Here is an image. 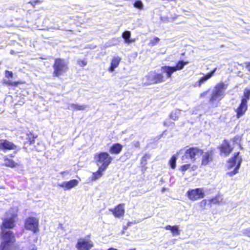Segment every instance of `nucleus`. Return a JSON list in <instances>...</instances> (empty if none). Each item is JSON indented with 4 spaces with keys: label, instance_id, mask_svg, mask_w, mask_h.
<instances>
[{
    "label": "nucleus",
    "instance_id": "f704fd0d",
    "mask_svg": "<svg viewBox=\"0 0 250 250\" xmlns=\"http://www.w3.org/2000/svg\"><path fill=\"white\" fill-rule=\"evenodd\" d=\"M26 136H27L26 139L28 140V141L29 142V144L30 145L33 144L35 141V137L34 136V135L31 133H30V134H27Z\"/></svg>",
    "mask_w": 250,
    "mask_h": 250
},
{
    "label": "nucleus",
    "instance_id": "e433bc0d",
    "mask_svg": "<svg viewBox=\"0 0 250 250\" xmlns=\"http://www.w3.org/2000/svg\"><path fill=\"white\" fill-rule=\"evenodd\" d=\"M242 233L244 235L250 237V228L243 229Z\"/></svg>",
    "mask_w": 250,
    "mask_h": 250
},
{
    "label": "nucleus",
    "instance_id": "bb28decb",
    "mask_svg": "<svg viewBox=\"0 0 250 250\" xmlns=\"http://www.w3.org/2000/svg\"><path fill=\"white\" fill-rule=\"evenodd\" d=\"M223 197L221 195H218L216 196L215 197L212 198L209 200V201L210 203H212L214 204H219L222 202L223 201Z\"/></svg>",
    "mask_w": 250,
    "mask_h": 250
},
{
    "label": "nucleus",
    "instance_id": "aec40b11",
    "mask_svg": "<svg viewBox=\"0 0 250 250\" xmlns=\"http://www.w3.org/2000/svg\"><path fill=\"white\" fill-rule=\"evenodd\" d=\"M122 148L123 146L120 144H114L110 147L109 152L112 154H118L121 152Z\"/></svg>",
    "mask_w": 250,
    "mask_h": 250
},
{
    "label": "nucleus",
    "instance_id": "ea45409f",
    "mask_svg": "<svg viewBox=\"0 0 250 250\" xmlns=\"http://www.w3.org/2000/svg\"><path fill=\"white\" fill-rule=\"evenodd\" d=\"M150 158V156L148 154H146L143 157H142L141 159V164L143 165H145L146 163L144 164V160L145 159V161H146L147 159H149Z\"/></svg>",
    "mask_w": 250,
    "mask_h": 250
},
{
    "label": "nucleus",
    "instance_id": "a211bd4d",
    "mask_svg": "<svg viewBox=\"0 0 250 250\" xmlns=\"http://www.w3.org/2000/svg\"><path fill=\"white\" fill-rule=\"evenodd\" d=\"M121 61V58L120 57H114L111 61L110 66L108 70L111 72H113L115 69L118 66Z\"/></svg>",
    "mask_w": 250,
    "mask_h": 250
},
{
    "label": "nucleus",
    "instance_id": "a878e982",
    "mask_svg": "<svg viewBox=\"0 0 250 250\" xmlns=\"http://www.w3.org/2000/svg\"><path fill=\"white\" fill-rule=\"evenodd\" d=\"M188 63V62H184V61H179L175 66H173L175 72L178 70L182 69L184 66Z\"/></svg>",
    "mask_w": 250,
    "mask_h": 250
},
{
    "label": "nucleus",
    "instance_id": "473e14b6",
    "mask_svg": "<svg viewBox=\"0 0 250 250\" xmlns=\"http://www.w3.org/2000/svg\"><path fill=\"white\" fill-rule=\"evenodd\" d=\"M133 5L135 8L139 9H142L144 6L143 2L139 0H135Z\"/></svg>",
    "mask_w": 250,
    "mask_h": 250
},
{
    "label": "nucleus",
    "instance_id": "423d86ee",
    "mask_svg": "<svg viewBox=\"0 0 250 250\" xmlns=\"http://www.w3.org/2000/svg\"><path fill=\"white\" fill-rule=\"evenodd\" d=\"M53 67V76L59 77L67 70V62L64 59H56Z\"/></svg>",
    "mask_w": 250,
    "mask_h": 250
},
{
    "label": "nucleus",
    "instance_id": "37998d69",
    "mask_svg": "<svg viewBox=\"0 0 250 250\" xmlns=\"http://www.w3.org/2000/svg\"><path fill=\"white\" fill-rule=\"evenodd\" d=\"M206 203H207V201L206 200H202L201 203H200V205H201V207H205L206 205Z\"/></svg>",
    "mask_w": 250,
    "mask_h": 250
},
{
    "label": "nucleus",
    "instance_id": "1a4fd4ad",
    "mask_svg": "<svg viewBox=\"0 0 250 250\" xmlns=\"http://www.w3.org/2000/svg\"><path fill=\"white\" fill-rule=\"evenodd\" d=\"M187 195L190 200L193 201L202 199L205 196L203 189L200 188L190 189L188 191Z\"/></svg>",
    "mask_w": 250,
    "mask_h": 250
},
{
    "label": "nucleus",
    "instance_id": "f257e3e1",
    "mask_svg": "<svg viewBox=\"0 0 250 250\" xmlns=\"http://www.w3.org/2000/svg\"><path fill=\"white\" fill-rule=\"evenodd\" d=\"M226 89L227 85L223 83H218L215 85L209 98V102L213 106H217L219 102L225 96Z\"/></svg>",
    "mask_w": 250,
    "mask_h": 250
},
{
    "label": "nucleus",
    "instance_id": "49530a36",
    "mask_svg": "<svg viewBox=\"0 0 250 250\" xmlns=\"http://www.w3.org/2000/svg\"><path fill=\"white\" fill-rule=\"evenodd\" d=\"M144 163H146V161H145V160H144Z\"/></svg>",
    "mask_w": 250,
    "mask_h": 250
},
{
    "label": "nucleus",
    "instance_id": "c03bdc74",
    "mask_svg": "<svg viewBox=\"0 0 250 250\" xmlns=\"http://www.w3.org/2000/svg\"><path fill=\"white\" fill-rule=\"evenodd\" d=\"M134 146L136 147H139L140 146V143L139 142H136L134 143Z\"/></svg>",
    "mask_w": 250,
    "mask_h": 250
},
{
    "label": "nucleus",
    "instance_id": "c9c22d12",
    "mask_svg": "<svg viewBox=\"0 0 250 250\" xmlns=\"http://www.w3.org/2000/svg\"><path fill=\"white\" fill-rule=\"evenodd\" d=\"M160 39L158 37H155L154 39L151 40L149 43V45L153 46L156 45L159 42Z\"/></svg>",
    "mask_w": 250,
    "mask_h": 250
},
{
    "label": "nucleus",
    "instance_id": "2f4dec72",
    "mask_svg": "<svg viewBox=\"0 0 250 250\" xmlns=\"http://www.w3.org/2000/svg\"><path fill=\"white\" fill-rule=\"evenodd\" d=\"M2 83L8 86H16L18 84V83L16 82H12L10 80L4 79L2 81Z\"/></svg>",
    "mask_w": 250,
    "mask_h": 250
},
{
    "label": "nucleus",
    "instance_id": "7ed1b4c3",
    "mask_svg": "<svg viewBox=\"0 0 250 250\" xmlns=\"http://www.w3.org/2000/svg\"><path fill=\"white\" fill-rule=\"evenodd\" d=\"M94 159L99 167L101 169H106L111 163L112 158L107 152H100L95 155Z\"/></svg>",
    "mask_w": 250,
    "mask_h": 250
},
{
    "label": "nucleus",
    "instance_id": "58836bf2",
    "mask_svg": "<svg viewBox=\"0 0 250 250\" xmlns=\"http://www.w3.org/2000/svg\"><path fill=\"white\" fill-rule=\"evenodd\" d=\"M78 63L81 66H84L86 65L87 62L84 60H80L78 61Z\"/></svg>",
    "mask_w": 250,
    "mask_h": 250
},
{
    "label": "nucleus",
    "instance_id": "c756f323",
    "mask_svg": "<svg viewBox=\"0 0 250 250\" xmlns=\"http://www.w3.org/2000/svg\"><path fill=\"white\" fill-rule=\"evenodd\" d=\"M4 165L6 167H14L16 166V163L12 160L8 158H4Z\"/></svg>",
    "mask_w": 250,
    "mask_h": 250
},
{
    "label": "nucleus",
    "instance_id": "f8f14e48",
    "mask_svg": "<svg viewBox=\"0 0 250 250\" xmlns=\"http://www.w3.org/2000/svg\"><path fill=\"white\" fill-rule=\"evenodd\" d=\"M15 217L16 216L12 214L9 217L5 218L1 225V229L13 228L15 226Z\"/></svg>",
    "mask_w": 250,
    "mask_h": 250
},
{
    "label": "nucleus",
    "instance_id": "9b49d317",
    "mask_svg": "<svg viewBox=\"0 0 250 250\" xmlns=\"http://www.w3.org/2000/svg\"><path fill=\"white\" fill-rule=\"evenodd\" d=\"M75 247L78 250H90L93 244L89 239L81 238L78 240Z\"/></svg>",
    "mask_w": 250,
    "mask_h": 250
},
{
    "label": "nucleus",
    "instance_id": "f3484780",
    "mask_svg": "<svg viewBox=\"0 0 250 250\" xmlns=\"http://www.w3.org/2000/svg\"><path fill=\"white\" fill-rule=\"evenodd\" d=\"M115 217L119 218L124 215L125 209L123 204H119L113 209H110Z\"/></svg>",
    "mask_w": 250,
    "mask_h": 250
},
{
    "label": "nucleus",
    "instance_id": "0eeeda50",
    "mask_svg": "<svg viewBox=\"0 0 250 250\" xmlns=\"http://www.w3.org/2000/svg\"><path fill=\"white\" fill-rule=\"evenodd\" d=\"M202 154V150L197 147L190 148L186 150L182 159L185 163L188 162V161H187L188 159H189L192 162H194L196 159V156H199Z\"/></svg>",
    "mask_w": 250,
    "mask_h": 250
},
{
    "label": "nucleus",
    "instance_id": "b1692460",
    "mask_svg": "<svg viewBox=\"0 0 250 250\" xmlns=\"http://www.w3.org/2000/svg\"><path fill=\"white\" fill-rule=\"evenodd\" d=\"M86 106L85 105H79L78 104H70L68 106V109H73L75 110H83L85 109Z\"/></svg>",
    "mask_w": 250,
    "mask_h": 250
},
{
    "label": "nucleus",
    "instance_id": "4c0bfd02",
    "mask_svg": "<svg viewBox=\"0 0 250 250\" xmlns=\"http://www.w3.org/2000/svg\"><path fill=\"white\" fill-rule=\"evenodd\" d=\"M5 76L6 78H12L13 76V74L12 72L9 71L8 70H5Z\"/></svg>",
    "mask_w": 250,
    "mask_h": 250
},
{
    "label": "nucleus",
    "instance_id": "f03ea898",
    "mask_svg": "<svg viewBox=\"0 0 250 250\" xmlns=\"http://www.w3.org/2000/svg\"><path fill=\"white\" fill-rule=\"evenodd\" d=\"M0 236L2 239L0 244V250H13L16 245L12 246L15 241L14 233L10 230L1 229Z\"/></svg>",
    "mask_w": 250,
    "mask_h": 250
},
{
    "label": "nucleus",
    "instance_id": "39448f33",
    "mask_svg": "<svg viewBox=\"0 0 250 250\" xmlns=\"http://www.w3.org/2000/svg\"><path fill=\"white\" fill-rule=\"evenodd\" d=\"M165 77L162 74L157 73L155 71H150L143 78L145 85L161 83L165 82Z\"/></svg>",
    "mask_w": 250,
    "mask_h": 250
},
{
    "label": "nucleus",
    "instance_id": "cd10ccee",
    "mask_svg": "<svg viewBox=\"0 0 250 250\" xmlns=\"http://www.w3.org/2000/svg\"><path fill=\"white\" fill-rule=\"evenodd\" d=\"M131 37V33L129 31H125L122 34V37L125 40L126 43H130L132 41L130 39Z\"/></svg>",
    "mask_w": 250,
    "mask_h": 250
},
{
    "label": "nucleus",
    "instance_id": "72a5a7b5",
    "mask_svg": "<svg viewBox=\"0 0 250 250\" xmlns=\"http://www.w3.org/2000/svg\"><path fill=\"white\" fill-rule=\"evenodd\" d=\"M176 156L175 155H173L170 159L169 161V164L170 167L172 169H174L176 167Z\"/></svg>",
    "mask_w": 250,
    "mask_h": 250
},
{
    "label": "nucleus",
    "instance_id": "2eb2a0df",
    "mask_svg": "<svg viewBox=\"0 0 250 250\" xmlns=\"http://www.w3.org/2000/svg\"><path fill=\"white\" fill-rule=\"evenodd\" d=\"M79 184V181L76 179L71 180L69 181L63 182L61 183H59L58 186L63 189L66 190L70 189L76 186Z\"/></svg>",
    "mask_w": 250,
    "mask_h": 250
},
{
    "label": "nucleus",
    "instance_id": "a19ab883",
    "mask_svg": "<svg viewBox=\"0 0 250 250\" xmlns=\"http://www.w3.org/2000/svg\"><path fill=\"white\" fill-rule=\"evenodd\" d=\"M190 164H186L181 167V170L182 171H185L190 167Z\"/></svg>",
    "mask_w": 250,
    "mask_h": 250
},
{
    "label": "nucleus",
    "instance_id": "393cba45",
    "mask_svg": "<svg viewBox=\"0 0 250 250\" xmlns=\"http://www.w3.org/2000/svg\"><path fill=\"white\" fill-rule=\"evenodd\" d=\"M105 170V169H101L100 167H99L97 171L93 173L91 177V180L95 181L100 178L103 175L102 172Z\"/></svg>",
    "mask_w": 250,
    "mask_h": 250
},
{
    "label": "nucleus",
    "instance_id": "7c9ffc66",
    "mask_svg": "<svg viewBox=\"0 0 250 250\" xmlns=\"http://www.w3.org/2000/svg\"><path fill=\"white\" fill-rule=\"evenodd\" d=\"M180 114V110L176 109L173 111L170 115V118L173 120H176Z\"/></svg>",
    "mask_w": 250,
    "mask_h": 250
},
{
    "label": "nucleus",
    "instance_id": "9d476101",
    "mask_svg": "<svg viewBox=\"0 0 250 250\" xmlns=\"http://www.w3.org/2000/svg\"><path fill=\"white\" fill-rule=\"evenodd\" d=\"M238 140V137H235L233 140H230L228 142L227 140H224L221 146V152L223 153L225 156L229 155L232 151L233 147L231 146V144L233 145L235 142Z\"/></svg>",
    "mask_w": 250,
    "mask_h": 250
},
{
    "label": "nucleus",
    "instance_id": "ddd939ff",
    "mask_svg": "<svg viewBox=\"0 0 250 250\" xmlns=\"http://www.w3.org/2000/svg\"><path fill=\"white\" fill-rule=\"evenodd\" d=\"M17 146L12 142L7 140H0V150H17Z\"/></svg>",
    "mask_w": 250,
    "mask_h": 250
},
{
    "label": "nucleus",
    "instance_id": "dca6fc26",
    "mask_svg": "<svg viewBox=\"0 0 250 250\" xmlns=\"http://www.w3.org/2000/svg\"><path fill=\"white\" fill-rule=\"evenodd\" d=\"M247 109V103H246V101H244V100H241L239 106L236 110L237 118H239L240 117L242 116L245 113Z\"/></svg>",
    "mask_w": 250,
    "mask_h": 250
},
{
    "label": "nucleus",
    "instance_id": "5701e85b",
    "mask_svg": "<svg viewBox=\"0 0 250 250\" xmlns=\"http://www.w3.org/2000/svg\"><path fill=\"white\" fill-rule=\"evenodd\" d=\"M36 248L35 246L31 245L30 243H26L24 244L21 250H36ZM13 250H19L17 246H16Z\"/></svg>",
    "mask_w": 250,
    "mask_h": 250
},
{
    "label": "nucleus",
    "instance_id": "c85d7f7f",
    "mask_svg": "<svg viewBox=\"0 0 250 250\" xmlns=\"http://www.w3.org/2000/svg\"><path fill=\"white\" fill-rule=\"evenodd\" d=\"M250 99V89H245L244 92V95L241 99V100H244L246 101V103H248V102Z\"/></svg>",
    "mask_w": 250,
    "mask_h": 250
},
{
    "label": "nucleus",
    "instance_id": "20e7f679",
    "mask_svg": "<svg viewBox=\"0 0 250 250\" xmlns=\"http://www.w3.org/2000/svg\"><path fill=\"white\" fill-rule=\"evenodd\" d=\"M239 152H238L234 154L233 157L229 159L228 164V168L230 169L233 167V170L227 173V174L230 177L235 175L238 172L242 162V158L239 157Z\"/></svg>",
    "mask_w": 250,
    "mask_h": 250
},
{
    "label": "nucleus",
    "instance_id": "6ab92c4d",
    "mask_svg": "<svg viewBox=\"0 0 250 250\" xmlns=\"http://www.w3.org/2000/svg\"><path fill=\"white\" fill-rule=\"evenodd\" d=\"M202 165L206 166L212 160V153L211 152H203Z\"/></svg>",
    "mask_w": 250,
    "mask_h": 250
},
{
    "label": "nucleus",
    "instance_id": "4be33fe9",
    "mask_svg": "<svg viewBox=\"0 0 250 250\" xmlns=\"http://www.w3.org/2000/svg\"><path fill=\"white\" fill-rule=\"evenodd\" d=\"M165 229L166 230H170L172 233L173 236L178 235L180 234L178 226H171L170 225H167L165 227Z\"/></svg>",
    "mask_w": 250,
    "mask_h": 250
},
{
    "label": "nucleus",
    "instance_id": "4468645a",
    "mask_svg": "<svg viewBox=\"0 0 250 250\" xmlns=\"http://www.w3.org/2000/svg\"><path fill=\"white\" fill-rule=\"evenodd\" d=\"M217 68H215L210 72L201 77L197 82L193 84L194 87H200L201 85L204 83L207 80L209 79L214 74Z\"/></svg>",
    "mask_w": 250,
    "mask_h": 250
},
{
    "label": "nucleus",
    "instance_id": "6e6552de",
    "mask_svg": "<svg viewBox=\"0 0 250 250\" xmlns=\"http://www.w3.org/2000/svg\"><path fill=\"white\" fill-rule=\"evenodd\" d=\"M25 228L36 233L39 230V220L34 217H28L25 221Z\"/></svg>",
    "mask_w": 250,
    "mask_h": 250
},
{
    "label": "nucleus",
    "instance_id": "412c9836",
    "mask_svg": "<svg viewBox=\"0 0 250 250\" xmlns=\"http://www.w3.org/2000/svg\"><path fill=\"white\" fill-rule=\"evenodd\" d=\"M161 71L166 74L167 78H170L172 74L175 72L173 66L167 65L162 66Z\"/></svg>",
    "mask_w": 250,
    "mask_h": 250
},
{
    "label": "nucleus",
    "instance_id": "a18cd8bd",
    "mask_svg": "<svg viewBox=\"0 0 250 250\" xmlns=\"http://www.w3.org/2000/svg\"><path fill=\"white\" fill-rule=\"evenodd\" d=\"M208 92L206 91V92H204L200 94V97H202L203 96H204L205 95H206L207 94Z\"/></svg>",
    "mask_w": 250,
    "mask_h": 250
},
{
    "label": "nucleus",
    "instance_id": "de8ad7c7",
    "mask_svg": "<svg viewBox=\"0 0 250 250\" xmlns=\"http://www.w3.org/2000/svg\"><path fill=\"white\" fill-rule=\"evenodd\" d=\"M13 53V50H11V53L12 54Z\"/></svg>",
    "mask_w": 250,
    "mask_h": 250
},
{
    "label": "nucleus",
    "instance_id": "79ce46f5",
    "mask_svg": "<svg viewBox=\"0 0 250 250\" xmlns=\"http://www.w3.org/2000/svg\"><path fill=\"white\" fill-rule=\"evenodd\" d=\"M246 68L250 72V62H244Z\"/></svg>",
    "mask_w": 250,
    "mask_h": 250
}]
</instances>
